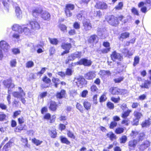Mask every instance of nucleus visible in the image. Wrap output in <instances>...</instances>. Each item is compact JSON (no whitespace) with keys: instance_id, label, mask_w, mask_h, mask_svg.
<instances>
[{"instance_id":"obj_1","label":"nucleus","mask_w":151,"mask_h":151,"mask_svg":"<svg viewBox=\"0 0 151 151\" xmlns=\"http://www.w3.org/2000/svg\"><path fill=\"white\" fill-rule=\"evenodd\" d=\"M19 92L14 91L12 93V95L14 97L17 98H21V101L23 104L26 102V100L23 97L25 95V93L24 92L22 88L19 87L18 88Z\"/></svg>"},{"instance_id":"obj_2","label":"nucleus","mask_w":151,"mask_h":151,"mask_svg":"<svg viewBox=\"0 0 151 151\" xmlns=\"http://www.w3.org/2000/svg\"><path fill=\"white\" fill-rule=\"evenodd\" d=\"M62 48L65 50L61 54L62 56L64 54H68L69 52V50L72 48L71 44L68 43L63 42L61 45Z\"/></svg>"},{"instance_id":"obj_3","label":"nucleus","mask_w":151,"mask_h":151,"mask_svg":"<svg viewBox=\"0 0 151 151\" xmlns=\"http://www.w3.org/2000/svg\"><path fill=\"white\" fill-rule=\"evenodd\" d=\"M76 64L79 65H83L85 66H89L92 64V62L90 60L86 58H82L78 62H76Z\"/></svg>"},{"instance_id":"obj_4","label":"nucleus","mask_w":151,"mask_h":151,"mask_svg":"<svg viewBox=\"0 0 151 151\" xmlns=\"http://www.w3.org/2000/svg\"><path fill=\"white\" fill-rule=\"evenodd\" d=\"M108 21L110 24L114 26H116L119 24L117 18L113 15L109 17Z\"/></svg>"},{"instance_id":"obj_5","label":"nucleus","mask_w":151,"mask_h":151,"mask_svg":"<svg viewBox=\"0 0 151 151\" xmlns=\"http://www.w3.org/2000/svg\"><path fill=\"white\" fill-rule=\"evenodd\" d=\"M83 23L84 28L86 31L89 30L91 29V24L89 20L84 19L83 21Z\"/></svg>"},{"instance_id":"obj_6","label":"nucleus","mask_w":151,"mask_h":151,"mask_svg":"<svg viewBox=\"0 0 151 151\" xmlns=\"http://www.w3.org/2000/svg\"><path fill=\"white\" fill-rule=\"evenodd\" d=\"M0 46L1 48L6 52L10 48L9 45L6 41L4 40L0 42Z\"/></svg>"},{"instance_id":"obj_7","label":"nucleus","mask_w":151,"mask_h":151,"mask_svg":"<svg viewBox=\"0 0 151 151\" xmlns=\"http://www.w3.org/2000/svg\"><path fill=\"white\" fill-rule=\"evenodd\" d=\"M95 6L98 9L103 10L106 9L108 7L107 4L103 2H100L96 3Z\"/></svg>"},{"instance_id":"obj_8","label":"nucleus","mask_w":151,"mask_h":151,"mask_svg":"<svg viewBox=\"0 0 151 151\" xmlns=\"http://www.w3.org/2000/svg\"><path fill=\"white\" fill-rule=\"evenodd\" d=\"M31 29L34 30H38L40 28L39 24L36 21H32L29 22Z\"/></svg>"},{"instance_id":"obj_9","label":"nucleus","mask_w":151,"mask_h":151,"mask_svg":"<svg viewBox=\"0 0 151 151\" xmlns=\"http://www.w3.org/2000/svg\"><path fill=\"white\" fill-rule=\"evenodd\" d=\"M150 145V142L148 140L144 141L139 146V148L142 151H143L149 147Z\"/></svg>"},{"instance_id":"obj_10","label":"nucleus","mask_w":151,"mask_h":151,"mask_svg":"<svg viewBox=\"0 0 151 151\" xmlns=\"http://www.w3.org/2000/svg\"><path fill=\"white\" fill-rule=\"evenodd\" d=\"M41 17L45 20L49 21L50 18V15L48 12L43 11L41 14Z\"/></svg>"},{"instance_id":"obj_11","label":"nucleus","mask_w":151,"mask_h":151,"mask_svg":"<svg viewBox=\"0 0 151 151\" xmlns=\"http://www.w3.org/2000/svg\"><path fill=\"white\" fill-rule=\"evenodd\" d=\"M81 57V52H76L69 56V60H72L76 58H80Z\"/></svg>"},{"instance_id":"obj_12","label":"nucleus","mask_w":151,"mask_h":151,"mask_svg":"<svg viewBox=\"0 0 151 151\" xmlns=\"http://www.w3.org/2000/svg\"><path fill=\"white\" fill-rule=\"evenodd\" d=\"M137 143V140L134 139L128 142L129 148L130 150H134Z\"/></svg>"},{"instance_id":"obj_13","label":"nucleus","mask_w":151,"mask_h":151,"mask_svg":"<svg viewBox=\"0 0 151 151\" xmlns=\"http://www.w3.org/2000/svg\"><path fill=\"white\" fill-rule=\"evenodd\" d=\"M111 57L112 59L114 61L116 59L120 60L122 58L120 54L117 53L115 51L113 52L111 55Z\"/></svg>"},{"instance_id":"obj_14","label":"nucleus","mask_w":151,"mask_h":151,"mask_svg":"<svg viewBox=\"0 0 151 151\" xmlns=\"http://www.w3.org/2000/svg\"><path fill=\"white\" fill-rule=\"evenodd\" d=\"M96 74L94 71H90L85 74V77L86 78L88 79H92L95 77Z\"/></svg>"},{"instance_id":"obj_15","label":"nucleus","mask_w":151,"mask_h":151,"mask_svg":"<svg viewBox=\"0 0 151 151\" xmlns=\"http://www.w3.org/2000/svg\"><path fill=\"white\" fill-rule=\"evenodd\" d=\"M66 94V91L64 90H62L60 92H58L56 94L57 99H60L64 98Z\"/></svg>"},{"instance_id":"obj_16","label":"nucleus","mask_w":151,"mask_h":151,"mask_svg":"<svg viewBox=\"0 0 151 151\" xmlns=\"http://www.w3.org/2000/svg\"><path fill=\"white\" fill-rule=\"evenodd\" d=\"M120 91V89L116 87H112L109 89V92L113 95H118Z\"/></svg>"},{"instance_id":"obj_17","label":"nucleus","mask_w":151,"mask_h":151,"mask_svg":"<svg viewBox=\"0 0 151 151\" xmlns=\"http://www.w3.org/2000/svg\"><path fill=\"white\" fill-rule=\"evenodd\" d=\"M43 11L41 8H36L32 11L33 15L35 17H36L40 14H41Z\"/></svg>"},{"instance_id":"obj_18","label":"nucleus","mask_w":151,"mask_h":151,"mask_svg":"<svg viewBox=\"0 0 151 151\" xmlns=\"http://www.w3.org/2000/svg\"><path fill=\"white\" fill-rule=\"evenodd\" d=\"M97 31V33L99 36H105L107 33L106 30L105 28H98Z\"/></svg>"},{"instance_id":"obj_19","label":"nucleus","mask_w":151,"mask_h":151,"mask_svg":"<svg viewBox=\"0 0 151 151\" xmlns=\"http://www.w3.org/2000/svg\"><path fill=\"white\" fill-rule=\"evenodd\" d=\"M98 37L97 35H93L91 36L89 38L88 42L90 43L97 42L98 41Z\"/></svg>"},{"instance_id":"obj_20","label":"nucleus","mask_w":151,"mask_h":151,"mask_svg":"<svg viewBox=\"0 0 151 151\" xmlns=\"http://www.w3.org/2000/svg\"><path fill=\"white\" fill-rule=\"evenodd\" d=\"M151 84V81H145L144 83L140 85L142 88H149L150 85Z\"/></svg>"},{"instance_id":"obj_21","label":"nucleus","mask_w":151,"mask_h":151,"mask_svg":"<svg viewBox=\"0 0 151 151\" xmlns=\"http://www.w3.org/2000/svg\"><path fill=\"white\" fill-rule=\"evenodd\" d=\"M12 29L15 31H18L19 33L22 32V28L17 24H14L12 27Z\"/></svg>"},{"instance_id":"obj_22","label":"nucleus","mask_w":151,"mask_h":151,"mask_svg":"<svg viewBox=\"0 0 151 151\" xmlns=\"http://www.w3.org/2000/svg\"><path fill=\"white\" fill-rule=\"evenodd\" d=\"M50 103V109L52 111H55L57 108V105L56 103L54 101H51Z\"/></svg>"},{"instance_id":"obj_23","label":"nucleus","mask_w":151,"mask_h":151,"mask_svg":"<svg viewBox=\"0 0 151 151\" xmlns=\"http://www.w3.org/2000/svg\"><path fill=\"white\" fill-rule=\"evenodd\" d=\"M16 15L19 18H20L22 16V12L19 7H17L15 9Z\"/></svg>"},{"instance_id":"obj_24","label":"nucleus","mask_w":151,"mask_h":151,"mask_svg":"<svg viewBox=\"0 0 151 151\" xmlns=\"http://www.w3.org/2000/svg\"><path fill=\"white\" fill-rule=\"evenodd\" d=\"M106 136L108 137L109 138L111 141H113L114 139H116V136L112 132H109L108 133Z\"/></svg>"},{"instance_id":"obj_25","label":"nucleus","mask_w":151,"mask_h":151,"mask_svg":"<svg viewBox=\"0 0 151 151\" xmlns=\"http://www.w3.org/2000/svg\"><path fill=\"white\" fill-rule=\"evenodd\" d=\"M150 121L149 119L147 120H146L144 122H143L142 124V127H149L150 124Z\"/></svg>"},{"instance_id":"obj_26","label":"nucleus","mask_w":151,"mask_h":151,"mask_svg":"<svg viewBox=\"0 0 151 151\" xmlns=\"http://www.w3.org/2000/svg\"><path fill=\"white\" fill-rule=\"evenodd\" d=\"M134 115L136 117V119L138 120L142 116V114L137 111H134Z\"/></svg>"},{"instance_id":"obj_27","label":"nucleus","mask_w":151,"mask_h":151,"mask_svg":"<svg viewBox=\"0 0 151 151\" xmlns=\"http://www.w3.org/2000/svg\"><path fill=\"white\" fill-rule=\"evenodd\" d=\"M49 133L51 137L55 138L56 137L57 133L55 129H53L52 130H49Z\"/></svg>"},{"instance_id":"obj_28","label":"nucleus","mask_w":151,"mask_h":151,"mask_svg":"<svg viewBox=\"0 0 151 151\" xmlns=\"http://www.w3.org/2000/svg\"><path fill=\"white\" fill-rule=\"evenodd\" d=\"M99 73L103 76L105 75L109 76L111 75V73L109 70H102L100 71Z\"/></svg>"},{"instance_id":"obj_29","label":"nucleus","mask_w":151,"mask_h":151,"mask_svg":"<svg viewBox=\"0 0 151 151\" xmlns=\"http://www.w3.org/2000/svg\"><path fill=\"white\" fill-rule=\"evenodd\" d=\"M77 82L78 83L81 84L82 85L83 84L85 83V79L84 78L81 76H80L76 78Z\"/></svg>"},{"instance_id":"obj_30","label":"nucleus","mask_w":151,"mask_h":151,"mask_svg":"<svg viewBox=\"0 0 151 151\" xmlns=\"http://www.w3.org/2000/svg\"><path fill=\"white\" fill-rule=\"evenodd\" d=\"M129 35V33L128 32H125L122 33L121 34V36L120 37L119 39L121 38H122L123 39H125L127 37H128Z\"/></svg>"},{"instance_id":"obj_31","label":"nucleus","mask_w":151,"mask_h":151,"mask_svg":"<svg viewBox=\"0 0 151 151\" xmlns=\"http://www.w3.org/2000/svg\"><path fill=\"white\" fill-rule=\"evenodd\" d=\"M83 106L85 109L88 110L90 109L91 104L90 103L87 101H84L83 103Z\"/></svg>"},{"instance_id":"obj_32","label":"nucleus","mask_w":151,"mask_h":151,"mask_svg":"<svg viewBox=\"0 0 151 151\" xmlns=\"http://www.w3.org/2000/svg\"><path fill=\"white\" fill-rule=\"evenodd\" d=\"M60 140L63 143H65L67 145L70 144V142L65 137H63L62 136L60 137Z\"/></svg>"},{"instance_id":"obj_33","label":"nucleus","mask_w":151,"mask_h":151,"mask_svg":"<svg viewBox=\"0 0 151 151\" xmlns=\"http://www.w3.org/2000/svg\"><path fill=\"white\" fill-rule=\"evenodd\" d=\"M130 111L127 110L122 114V117L123 118H127V117L129 115Z\"/></svg>"},{"instance_id":"obj_34","label":"nucleus","mask_w":151,"mask_h":151,"mask_svg":"<svg viewBox=\"0 0 151 151\" xmlns=\"http://www.w3.org/2000/svg\"><path fill=\"white\" fill-rule=\"evenodd\" d=\"M74 7L75 6L73 5L70 4H68L66 5L65 9L71 11L73 10Z\"/></svg>"},{"instance_id":"obj_35","label":"nucleus","mask_w":151,"mask_h":151,"mask_svg":"<svg viewBox=\"0 0 151 151\" xmlns=\"http://www.w3.org/2000/svg\"><path fill=\"white\" fill-rule=\"evenodd\" d=\"M49 40L50 43L52 44L57 45L58 42V40L56 39L49 38Z\"/></svg>"},{"instance_id":"obj_36","label":"nucleus","mask_w":151,"mask_h":151,"mask_svg":"<svg viewBox=\"0 0 151 151\" xmlns=\"http://www.w3.org/2000/svg\"><path fill=\"white\" fill-rule=\"evenodd\" d=\"M145 134L144 132L140 133L139 134V141L142 140L145 138Z\"/></svg>"},{"instance_id":"obj_37","label":"nucleus","mask_w":151,"mask_h":151,"mask_svg":"<svg viewBox=\"0 0 151 151\" xmlns=\"http://www.w3.org/2000/svg\"><path fill=\"white\" fill-rule=\"evenodd\" d=\"M127 139V137L126 136L124 135L120 138V142L121 143H124Z\"/></svg>"},{"instance_id":"obj_38","label":"nucleus","mask_w":151,"mask_h":151,"mask_svg":"<svg viewBox=\"0 0 151 151\" xmlns=\"http://www.w3.org/2000/svg\"><path fill=\"white\" fill-rule=\"evenodd\" d=\"M32 141L37 146L40 145L42 142V141H40L39 140L36 139L35 138L32 139Z\"/></svg>"},{"instance_id":"obj_39","label":"nucleus","mask_w":151,"mask_h":151,"mask_svg":"<svg viewBox=\"0 0 151 151\" xmlns=\"http://www.w3.org/2000/svg\"><path fill=\"white\" fill-rule=\"evenodd\" d=\"M24 32L26 35H29L30 32V30L27 27H24L22 29V32Z\"/></svg>"},{"instance_id":"obj_40","label":"nucleus","mask_w":151,"mask_h":151,"mask_svg":"<svg viewBox=\"0 0 151 151\" xmlns=\"http://www.w3.org/2000/svg\"><path fill=\"white\" fill-rule=\"evenodd\" d=\"M34 63L31 61H28L26 64V67L27 68H30L33 66Z\"/></svg>"},{"instance_id":"obj_41","label":"nucleus","mask_w":151,"mask_h":151,"mask_svg":"<svg viewBox=\"0 0 151 151\" xmlns=\"http://www.w3.org/2000/svg\"><path fill=\"white\" fill-rule=\"evenodd\" d=\"M12 103L13 106L17 107L19 106V104L20 103V102L16 99H14Z\"/></svg>"},{"instance_id":"obj_42","label":"nucleus","mask_w":151,"mask_h":151,"mask_svg":"<svg viewBox=\"0 0 151 151\" xmlns=\"http://www.w3.org/2000/svg\"><path fill=\"white\" fill-rule=\"evenodd\" d=\"M107 106L110 109H113L114 108V104L110 102H109L107 103Z\"/></svg>"},{"instance_id":"obj_43","label":"nucleus","mask_w":151,"mask_h":151,"mask_svg":"<svg viewBox=\"0 0 151 151\" xmlns=\"http://www.w3.org/2000/svg\"><path fill=\"white\" fill-rule=\"evenodd\" d=\"M73 72V70L70 68H67L65 72V74L66 75L70 76Z\"/></svg>"},{"instance_id":"obj_44","label":"nucleus","mask_w":151,"mask_h":151,"mask_svg":"<svg viewBox=\"0 0 151 151\" xmlns=\"http://www.w3.org/2000/svg\"><path fill=\"white\" fill-rule=\"evenodd\" d=\"M14 86L15 85L14 84L11 82H10L8 83L7 85L6 86V87H8L9 88V89L8 90V93L9 94V91H10L9 89V88H13L14 87Z\"/></svg>"},{"instance_id":"obj_45","label":"nucleus","mask_w":151,"mask_h":151,"mask_svg":"<svg viewBox=\"0 0 151 151\" xmlns=\"http://www.w3.org/2000/svg\"><path fill=\"white\" fill-rule=\"evenodd\" d=\"M139 58L138 56H136L134 58V61L133 65L135 66L137 64L139 63Z\"/></svg>"},{"instance_id":"obj_46","label":"nucleus","mask_w":151,"mask_h":151,"mask_svg":"<svg viewBox=\"0 0 151 151\" xmlns=\"http://www.w3.org/2000/svg\"><path fill=\"white\" fill-rule=\"evenodd\" d=\"M94 15L96 17H100L102 16V13L100 10L95 11Z\"/></svg>"},{"instance_id":"obj_47","label":"nucleus","mask_w":151,"mask_h":151,"mask_svg":"<svg viewBox=\"0 0 151 151\" xmlns=\"http://www.w3.org/2000/svg\"><path fill=\"white\" fill-rule=\"evenodd\" d=\"M42 81L46 83H49L51 82L50 79L46 76L43 78Z\"/></svg>"},{"instance_id":"obj_48","label":"nucleus","mask_w":151,"mask_h":151,"mask_svg":"<svg viewBox=\"0 0 151 151\" xmlns=\"http://www.w3.org/2000/svg\"><path fill=\"white\" fill-rule=\"evenodd\" d=\"M117 125V123L115 121L112 122L110 124L109 127L111 129H113V128L116 127Z\"/></svg>"},{"instance_id":"obj_49","label":"nucleus","mask_w":151,"mask_h":151,"mask_svg":"<svg viewBox=\"0 0 151 151\" xmlns=\"http://www.w3.org/2000/svg\"><path fill=\"white\" fill-rule=\"evenodd\" d=\"M124 131V129L121 128H118L116 129L115 132L117 134H120L122 133Z\"/></svg>"},{"instance_id":"obj_50","label":"nucleus","mask_w":151,"mask_h":151,"mask_svg":"<svg viewBox=\"0 0 151 151\" xmlns=\"http://www.w3.org/2000/svg\"><path fill=\"white\" fill-rule=\"evenodd\" d=\"M123 6V4L122 2H119L118 4L117 5L115 8V9L117 10H120L122 9V7Z\"/></svg>"},{"instance_id":"obj_51","label":"nucleus","mask_w":151,"mask_h":151,"mask_svg":"<svg viewBox=\"0 0 151 151\" xmlns=\"http://www.w3.org/2000/svg\"><path fill=\"white\" fill-rule=\"evenodd\" d=\"M124 78L122 77H120L119 78H116L114 79V81L115 83H119L123 80Z\"/></svg>"},{"instance_id":"obj_52","label":"nucleus","mask_w":151,"mask_h":151,"mask_svg":"<svg viewBox=\"0 0 151 151\" xmlns=\"http://www.w3.org/2000/svg\"><path fill=\"white\" fill-rule=\"evenodd\" d=\"M65 12L67 17H70L72 15V13L70 10L65 9Z\"/></svg>"},{"instance_id":"obj_53","label":"nucleus","mask_w":151,"mask_h":151,"mask_svg":"<svg viewBox=\"0 0 151 151\" xmlns=\"http://www.w3.org/2000/svg\"><path fill=\"white\" fill-rule=\"evenodd\" d=\"M131 11L134 14H136L138 16L139 15V14L138 10L134 7H133Z\"/></svg>"},{"instance_id":"obj_54","label":"nucleus","mask_w":151,"mask_h":151,"mask_svg":"<svg viewBox=\"0 0 151 151\" xmlns=\"http://www.w3.org/2000/svg\"><path fill=\"white\" fill-rule=\"evenodd\" d=\"M59 28L61 30L63 31L66 30L67 27L64 24H60L59 26Z\"/></svg>"},{"instance_id":"obj_55","label":"nucleus","mask_w":151,"mask_h":151,"mask_svg":"<svg viewBox=\"0 0 151 151\" xmlns=\"http://www.w3.org/2000/svg\"><path fill=\"white\" fill-rule=\"evenodd\" d=\"M2 3L6 7H8L9 5V0H2Z\"/></svg>"},{"instance_id":"obj_56","label":"nucleus","mask_w":151,"mask_h":151,"mask_svg":"<svg viewBox=\"0 0 151 151\" xmlns=\"http://www.w3.org/2000/svg\"><path fill=\"white\" fill-rule=\"evenodd\" d=\"M76 108L77 109H78L81 112H83V110L82 108V106L80 104L78 103H77L76 105Z\"/></svg>"},{"instance_id":"obj_57","label":"nucleus","mask_w":151,"mask_h":151,"mask_svg":"<svg viewBox=\"0 0 151 151\" xmlns=\"http://www.w3.org/2000/svg\"><path fill=\"white\" fill-rule=\"evenodd\" d=\"M106 99V96L104 95H102L100 99V101L101 102L105 101Z\"/></svg>"},{"instance_id":"obj_58","label":"nucleus","mask_w":151,"mask_h":151,"mask_svg":"<svg viewBox=\"0 0 151 151\" xmlns=\"http://www.w3.org/2000/svg\"><path fill=\"white\" fill-rule=\"evenodd\" d=\"M24 119L22 117H21L18 119L19 123L20 124H22L24 122Z\"/></svg>"},{"instance_id":"obj_59","label":"nucleus","mask_w":151,"mask_h":151,"mask_svg":"<svg viewBox=\"0 0 151 151\" xmlns=\"http://www.w3.org/2000/svg\"><path fill=\"white\" fill-rule=\"evenodd\" d=\"M111 100L115 103H118L120 100V98L118 97L117 98L112 97L111 98Z\"/></svg>"},{"instance_id":"obj_60","label":"nucleus","mask_w":151,"mask_h":151,"mask_svg":"<svg viewBox=\"0 0 151 151\" xmlns=\"http://www.w3.org/2000/svg\"><path fill=\"white\" fill-rule=\"evenodd\" d=\"M128 93V91L125 89H120V93H121L122 95H124L127 94Z\"/></svg>"},{"instance_id":"obj_61","label":"nucleus","mask_w":151,"mask_h":151,"mask_svg":"<svg viewBox=\"0 0 151 151\" xmlns=\"http://www.w3.org/2000/svg\"><path fill=\"white\" fill-rule=\"evenodd\" d=\"M67 134L68 136L70 138L74 139L75 138V136H74L73 133L72 132H71L70 131H68L67 133Z\"/></svg>"},{"instance_id":"obj_62","label":"nucleus","mask_w":151,"mask_h":151,"mask_svg":"<svg viewBox=\"0 0 151 151\" xmlns=\"http://www.w3.org/2000/svg\"><path fill=\"white\" fill-rule=\"evenodd\" d=\"M91 91L93 92L96 91L98 90V88L95 85H93L92 86H91Z\"/></svg>"},{"instance_id":"obj_63","label":"nucleus","mask_w":151,"mask_h":151,"mask_svg":"<svg viewBox=\"0 0 151 151\" xmlns=\"http://www.w3.org/2000/svg\"><path fill=\"white\" fill-rule=\"evenodd\" d=\"M52 81L55 84H59L60 80L58 78H53L52 79Z\"/></svg>"},{"instance_id":"obj_64","label":"nucleus","mask_w":151,"mask_h":151,"mask_svg":"<svg viewBox=\"0 0 151 151\" xmlns=\"http://www.w3.org/2000/svg\"><path fill=\"white\" fill-rule=\"evenodd\" d=\"M49 52L50 54V55H52L55 53V49L54 47H52L50 48Z\"/></svg>"}]
</instances>
